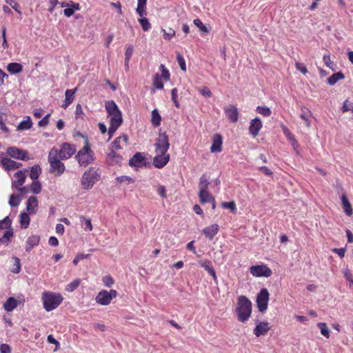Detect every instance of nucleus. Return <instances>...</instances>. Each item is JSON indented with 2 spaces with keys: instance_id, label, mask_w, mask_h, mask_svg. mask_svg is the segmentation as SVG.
<instances>
[{
  "instance_id": "obj_1",
  "label": "nucleus",
  "mask_w": 353,
  "mask_h": 353,
  "mask_svg": "<svg viewBox=\"0 0 353 353\" xmlns=\"http://www.w3.org/2000/svg\"><path fill=\"white\" fill-rule=\"evenodd\" d=\"M156 156L153 159V165L157 168H163L170 160L168 150L170 148L168 137L165 133H159L154 143Z\"/></svg>"
},
{
  "instance_id": "obj_2",
  "label": "nucleus",
  "mask_w": 353,
  "mask_h": 353,
  "mask_svg": "<svg viewBox=\"0 0 353 353\" xmlns=\"http://www.w3.org/2000/svg\"><path fill=\"white\" fill-rule=\"evenodd\" d=\"M252 309V302L245 296H239L236 307L238 321L242 323L247 321L251 316Z\"/></svg>"
},
{
  "instance_id": "obj_3",
  "label": "nucleus",
  "mask_w": 353,
  "mask_h": 353,
  "mask_svg": "<svg viewBox=\"0 0 353 353\" xmlns=\"http://www.w3.org/2000/svg\"><path fill=\"white\" fill-rule=\"evenodd\" d=\"M58 149L53 147L49 152L48 161L50 164L49 172L55 176L62 175L65 170V165L61 161V159L58 157Z\"/></svg>"
},
{
  "instance_id": "obj_4",
  "label": "nucleus",
  "mask_w": 353,
  "mask_h": 353,
  "mask_svg": "<svg viewBox=\"0 0 353 353\" xmlns=\"http://www.w3.org/2000/svg\"><path fill=\"white\" fill-rule=\"evenodd\" d=\"M44 309L50 312L56 309L63 301V296L59 293L46 291L41 297Z\"/></svg>"
},
{
  "instance_id": "obj_5",
  "label": "nucleus",
  "mask_w": 353,
  "mask_h": 353,
  "mask_svg": "<svg viewBox=\"0 0 353 353\" xmlns=\"http://www.w3.org/2000/svg\"><path fill=\"white\" fill-rule=\"evenodd\" d=\"M100 174L94 168H90L82 175L81 183L83 189L90 190L99 180Z\"/></svg>"
},
{
  "instance_id": "obj_6",
  "label": "nucleus",
  "mask_w": 353,
  "mask_h": 353,
  "mask_svg": "<svg viewBox=\"0 0 353 353\" xmlns=\"http://www.w3.org/2000/svg\"><path fill=\"white\" fill-rule=\"evenodd\" d=\"M80 166L85 167L94 161L93 152L90 148L88 139L85 138V145L75 156Z\"/></svg>"
},
{
  "instance_id": "obj_7",
  "label": "nucleus",
  "mask_w": 353,
  "mask_h": 353,
  "mask_svg": "<svg viewBox=\"0 0 353 353\" xmlns=\"http://www.w3.org/2000/svg\"><path fill=\"white\" fill-rule=\"evenodd\" d=\"M118 293L115 290H101L96 296L95 301L100 305H108L112 299L117 297Z\"/></svg>"
},
{
  "instance_id": "obj_8",
  "label": "nucleus",
  "mask_w": 353,
  "mask_h": 353,
  "mask_svg": "<svg viewBox=\"0 0 353 353\" xmlns=\"http://www.w3.org/2000/svg\"><path fill=\"white\" fill-rule=\"evenodd\" d=\"M270 294L266 288L260 290L256 296V305L260 312H265L267 310Z\"/></svg>"
},
{
  "instance_id": "obj_9",
  "label": "nucleus",
  "mask_w": 353,
  "mask_h": 353,
  "mask_svg": "<svg viewBox=\"0 0 353 353\" xmlns=\"http://www.w3.org/2000/svg\"><path fill=\"white\" fill-rule=\"evenodd\" d=\"M76 151L77 148L75 145L64 143L61 145L60 149L58 150V157L61 160H67L74 154Z\"/></svg>"
},
{
  "instance_id": "obj_10",
  "label": "nucleus",
  "mask_w": 353,
  "mask_h": 353,
  "mask_svg": "<svg viewBox=\"0 0 353 353\" xmlns=\"http://www.w3.org/2000/svg\"><path fill=\"white\" fill-rule=\"evenodd\" d=\"M110 125L108 129L109 139L113 136L118 128L121 125L123 119L121 112L108 116Z\"/></svg>"
},
{
  "instance_id": "obj_11",
  "label": "nucleus",
  "mask_w": 353,
  "mask_h": 353,
  "mask_svg": "<svg viewBox=\"0 0 353 353\" xmlns=\"http://www.w3.org/2000/svg\"><path fill=\"white\" fill-rule=\"evenodd\" d=\"M250 272L255 277H269L272 274V270L266 265H252L250 268Z\"/></svg>"
},
{
  "instance_id": "obj_12",
  "label": "nucleus",
  "mask_w": 353,
  "mask_h": 353,
  "mask_svg": "<svg viewBox=\"0 0 353 353\" xmlns=\"http://www.w3.org/2000/svg\"><path fill=\"white\" fill-rule=\"evenodd\" d=\"M6 153L10 157L22 161H28L30 159L28 157V152L26 150L18 148L17 147H8L6 150Z\"/></svg>"
},
{
  "instance_id": "obj_13",
  "label": "nucleus",
  "mask_w": 353,
  "mask_h": 353,
  "mask_svg": "<svg viewBox=\"0 0 353 353\" xmlns=\"http://www.w3.org/2000/svg\"><path fill=\"white\" fill-rule=\"evenodd\" d=\"M0 165L7 172L17 170L22 166L21 163L12 160L8 157H2L0 159Z\"/></svg>"
},
{
  "instance_id": "obj_14",
  "label": "nucleus",
  "mask_w": 353,
  "mask_h": 353,
  "mask_svg": "<svg viewBox=\"0 0 353 353\" xmlns=\"http://www.w3.org/2000/svg\"><path fill=\"white\" fill-rule=\"evenodd\" d=\"M28 170H19L14 174V179L12 181V188H21L26 181Z\"/></svg>"
},
{
  "instance_id": "obj_15",
  "label": "nucleus",
  "mask_w": 353,
  "mask_h": 353,
  "mask_svg": "<svg viewBox=\"0 0 353 353\" xmlns=\"http://www.w3.org/2000/svg\"><path fill=\"white\" fill-rule=\"evenodd\" d=\"M199 198L201 203H212V209L215 208V200L208 190H199Z\"/></svg>"
},
{
  "instance_id": "obj_16",
  "label": "nucleus",
  "mask_w": 353,
  "mask_h": 353,
  "mask_svg": "<svg viewBox=\"0 0 353 353\" xmlns=\"http://www.w3.org/2000/svg\"><path fill=\"white\" fill-rule=\"evenodd\" d=\"M262 122L259 117H256L250 121L249 127L250 133L254 137H256L262 128Z\"/></svg>"
},
{
  "instance_id": "obj_17",
  "label": "nucleus",
  "mask_w": 353,
  "mask_h": 353,
  "mask_svg": "<svg viewBox=\"0 0 353 353\" xmlns=\"http://www.w3.org/2000/svg\"><path fill=\"white\" fill-rule=\"evenodd\" d=\"M223 139L219 134L213 136L212 144L210 147L211 152H220L222 150Z\"/></svg>"
},
{
  "instance_id": "obj_18",
  "label": "nucleus",
  "mask_w": 353,
  "mask_h": 353,
  "mask_svg": "<svg viewBox=\"0 0 353 353\" xmlns=\"http://www.w3.org/2000/svg\"><path fill=\"white\" fill-rule=\"evenodd\" d=\"M225 113L231 122L235 123L239 119V112L237 108L234 105H229L225 108Z\"/></svg>"
},
{
  "instance_id": "obj_19",
  "label": "nucleus",
  "mask_w": 353,
  "mask_h": 353,
  "mask_svg": "<svg viewBox=\"0 0 353 353\" xmlns=\"http://www.w3.org/2000/svg\"><path fill=\"white\" fill-rule=\"evenodd\" d=\"M270 330L269 323L267 321L259 322L256 327L254 329V334L256 336H260L266 334Z\"/></svg>"
},
{
  "instance_id": "obj_20",
  "label": "nucleus",
  "mask_w": 353,
  "mask_h": 353,
  "mask_svg": "<svg viewBox=\"0 0 353 353\" xmlns=\"http://www.w3.org/2000/svg\"><path fill=\"white\" fill-rule=\"evenodd\" d=\"M145 164V157L140 152L136 153L129 161V165L134 167H142Z\"/></svg>"
},
{
  "instance_id": "obj_21",
  "label": "nucleus",
  "mask_w": 353,
  "mask_h": 353,
  "mask_svg": "<svg viewBox=\"0 0 353 353\" xmlns=\"http://www.w3.org/2000/svg\"><path fill=\"white\" fill-rule=\"evenodd\" d=\"M21 302L14 297H9L3 304V309L8 312H10L13 311Z\"/></svg>"
},
{
  "instance_id": "obj_22",
  "label": "nucleus",
  "mask_w": 353,
  "mask_h": 353,
  "mask_svg": "<svg viewBox=\"0 0 353 353\" xmlns=\"http://www.w3.org/2000/svg\"><path fill=\"white\" fill-rule=\"evenodd\" d=\"M219 230V226L217 224H212L208 227L205 228L202 232L207 238L212 240L214 236L217 234Z\"/></svg>"
},
{
  "instance_id": "obj_23",
  "label": "nucleus",
  "mask_w": 353,
  "mask_h": 353,
  "mask_svg": "<svg viewBox=\"0 0 353 353\" xmlns=\"http://www.w3.org/2000/svg\"><path fill=\"white\" fill-rule=\"evenodd\" d=\"M38 201L35 196H30L26 202V210L30 214H35L37 211Z\"/></svg>"
},
{
  "instance_id": "obj_24",
  "label": "nucleus",
  "mask_w": 353,
  "mask_h": 353,
  "mask_svg": "<svg viewBox=\"0 0 353 353\" xmlns=\"http://www.w3.org/2000/svg\"><path fill=\"white\" fill-rule=\"evenodd\" d=\"M40 241V236L39 235H31L27 239L26 241V252H30L34 247L37 246Z\"/></svg>"
},
{
  "instance_id": "obj_25",
  "label": "nucleus",
  "mask_w": 353,
  "mask_h": 353,
  "mask_svg": "<svg viewBox=\"0 0 353 353\" xmlns=\"http://www.w3.org/2000/svg\"><path fill=\"white\" fill-rule=\"evenodd\" d=\"M122 159V157L116 153L113 150H112L107 155V161L110 165L120 164Z\"/></svg>"
},
{
  "instance_id": "obj_26",
  "label": "nucleus",
  "mask_w": 353,
  "mask_h": 353,
  "mask_svg": "<svg viewBox=\"0 0 353 353\" xmlns=\"http://www.w3.org/2000/svg\"><path fill=\"white\" fill-rule=\"evenodd\" d=\"M6 69L10 74H17L22 72L23 65L19 63L12 62L8 64Z\"/></svg>"
},
{
  "instance_id": "obj_27",
  "label": "nucleus",
  "mask_w": 353,
  "mask_h": 353,
  "mask_svg": "<svg viewBox=\"0 0 353 353\" xmlns=\"http://www.w3.org/2000/svg\"><path fill=\"white\" fill-rule=\"evenodd\" d=\"M301 113L300 114L301 119L305 121V125L307 128L310 127V125H311L310 118L312 117L311 111L305 106L301 107Z\"/></svg>"
},
{
  "instance_id": "obj_28",
  "label": "nucleus",
  "mask_w": 353,
  "mask_h": 353,
  "mask_svg": "<svg viewBox=\"0 0 353 353\" xmlns=\"http://www.w3.org/2000/svg\"><path fill=\"white\" fill-rule=\"evenodd\" d=\"M128 137L126 134H123L115 139L114 141L112 143V147L116 150H120L122 148L121 145V143H124V145L128 144Z\"/></svg>"
},
{
  "instance_id": "obj_29",
  "label": "nucleus",
  "mask_w": 353,
  "mask_h": 353,
  "mask_svg": "<svg viewBox=\"0 0 353 353\" xmlns=\"http://www.w3.org/2000/svg\"><path fill=\"white\" fill-rule=\"evenodd\" d=\"M32 127V122L30 117H26L25 119L21 121L17 127L18 131L27 130Z\"/></svg>"
},
{
  "instance_id": "obj_30",
  "label": "nucleus",
  "mask_w": 353,
  "mask_h": 353,
  "mask_svg": "<svg viewBox=\"0 0 353 353\" xmlns=\"http://www.w3.org/2000/svg\"><path fill=\"white\" fill-rule=\"evenodd\" d=\"M341 203L345 213L347 216H351L352 214V208L345 194H343L341 196Z\"/></svg>"
},
{
  "instance_id": "obj_31",
  "label": "nucleus",
  "mask_w": 353,
  "mask_h": 353,
  "mask_svg": "<svg viewBox=\"0 0 353 353\" xmlns=\"http://www.w3.org/2000/svg\"><path fill=\"white\" fill-rule=\"evenodd\" d=\"M13 230L9 229L4 232L3 236L0 238V245H8L13 236Z\"/></svg>"
},
{
  "instance_id": "obj_32",
  "label": "nucleus",
  "mask_w": 353,
  "mask_h": 353,
  "mask_svg": "<svg viewBox=\"0 0 353 353\" xmlns=\"http://www.w3.org/2000/svg\"><path fill=\"white\" fill-rule=\"evenodd\" d=\"M134 52V46L131 44L127 45L125 51V67L126 70L129 68V62Z\"/></svg>"
},
{
  "instance_id": "obj_33",
  "label": "nucleus",
  "mask_w": 353,
  "mask_h": 353,
  "mask_svg": "<svg viewBox=\"0 0 353 353\" xmlns=\"http://www.w3.org/2000/svg\"><path fill=\"white\" fill-rule=\"evenodd\" d=\"M105 106L108 116L120 112L117 104L113 101H107Z\"/></svg>"
},
{
  "instance_id": "obj_34",
  "label": "nucleus",
  "mask_w": 353,
  "mask_h": 353,
  "mask_svg": "<svg viewBox=\"0 0 353 353\" xmlns=\"http://www.w3.org/2000/svg\"><path fill=\"white\" fill-rule=\"evenodd\" d=\"M146 3L147 0H138L136 12L141 17L146 15Z\"/></svg>"
},
{
  "instance_id": "obj_35",
  "label": "nucleus",
  "mask_w": 353,
  "mask_h": 353,
  "mask_svg": "<svg viewBox=\"0 0 353 353\" xmlns=\"http://www.w3.org/2000/svg\"><path fill=\"white\" fill-rule=\"evenodd\" d=\"M80 10L79 4L75 3L71 1V4L68 8L64 9L63 13L66 17H70L72 15H73L75 10Z\"/></svg>"
},
{
  "instance_id": "obj_36",
  "label": "nucleus",
  "mask_w": 353,
  "mask_h": 353,
  "mask_svg": "<svg viewBox=\"0 0 353 353\" xmlns=\"http://www.w3.org/2000/svg\"><path fill=\"white\" fill-rule=\"evenodd\" d=\"M345 78L344 74L341 72L334 73L331 77L327 79V83L330 85H334L339 80H342Z\"/></svg>"
},
{
  "instance_id": "obj_37",
  "label": "nucleus",
  "mask_w": 353,
  "mask_h": 353,
  "mask_svg": "<svg viewBox=\"0 0 353 353\" xmlns=\"http://www.w3.org/2000/svg\"><path fill=\"white\" fill-rule=\"evenodd\" d=\"M163 80V79L160 76L159 74H155L152 79L153 86L158 90L163 89L164 86Z\"/></svg>"
},
{
  "instance_id": "obj_38",
  "label": "nucleus",
  "mask_w": 353,
  "mask_h": 353,
  "mask_svg": "<svg viewBox=\"0 0 353 353\" xmlns=\"http://www.w3.org/2000/svg\"><path fill=\"white\" fill-rule=\"evenodd\" d=\"M79 219L81 224L85 230L91 231L92 230V225L90 219L86 218L83 215L80 216Z\"/></svg>"
},
{
  "instance_id": "obj_39",
  "label": "nucleus",
  "mask_w": 353,
  "mask_h": 353,
  "mask_svg": "<svg viewBox=\"0 0 353 353\" xmlns=\"http://www.w3.org/2000/svg\"><path fill=\"white\" fill-rule=\"evenodd\" d=\"M151 121L152 125L155 127H158L161 125V117L157 109H154L152 111Z\"/></svg>"
},
{
  "instance_id": "obj_40",
  "label": "nucleus",
  "mask_w": 353,
  "mask_h": 353,
  "mask_svg": "<svg viewBox=\"0 0 353 353\" xmlns=\"http://www.w3.org/2000/svg\"><path fill=\"white\" fill-rule=\"evenodd\" d=\"M30 216L26 212H22L20 214V223L21 228L26 229L28 228L30 224Z\"/></svg>"
},
{
  "instance_id": "obj_41",
  "label": "nucleus",
  "mask_w": 353,
  "mask_h": 353,
  "mask_svg": "<svg viewBox=\"0 0 353 353\" xmlns=\"http://www.w3.org/2000/svg\"><path fill=\"white\" fill-rule=\"evenodd\" d=\"M41 173V169L39 165H34L30 169V177L32 180H37Z\"/></svg>"
},
{
  "instance_id": "obj_42",
  "label": "nucleus",
  "mask_w": 353,
  "mask_h": 353,
  "mask_svg": "<svg viewBox=\"0 0 353 353\" xmlns=\"http://www.w3.org/2000/svg\"><path fill=\"white\" fill-rule=\"evenodd\" d=\"M12 260L14 261V264L10 268V270L12 273L18 274L20 272L21 268L20 259L17 256H13Z\"/></svg>"
},
{
  "instance_id": "obj_43",
  "label": "nucleus",
  "mask_w": 353,
  "mask_h": 353,
  "mask_svg": "<svg viewBox=\"0 0 353 353\" xmlns=\"http://www.w3.org/2000/svg\"><path fill=\"white\" fill-rule=\"evenodd\" d=\"M209 184L208 178L205 174H203L199 179V190H208Z\"/></svg>"
},
{
  "instance_id": "obj_44",
  "label": "nucleus",
  "mask_w": 353,
  "mask_h": 353,
  "mask_svg": "<svg viewBox=\"0 0 353 353\" xmlns=\"http://www.w3.org/2000/svg\"><path fill=\"white\" fill-rule=\"evenodd\" d=\"M11 225L12 221L9 216H6L4 219L0 221V230L6 229L7 230L9 229H12Z\"/></svg>"
},
{
  "instance_id": "obj_45",
  "label": "nucleus",
  "mask_w": 353,
  "mask_h": 353,
  "mask_svg": "<svg viewBox=\"0 0 353 353\" xmlns=\"http://www.w3.org/2000/svg\"><path fill=\"white\" fill-rule=\"evenodd\" d=\"M77 90V88H75L74 89L66 90L65 92V99H66V101H68V102L72 103L74 99V94L76 93Z\"/></svg>"
},
{
  "instance_id": "obj_46",
  "label": "nucleus",
  "mask_w": 353,
  "mask_h": 353,
  "mask_svg": "<svg viewBox=\"0 0 353 353\" xmlns=\"http://www.w3.org/2000/svg\"><path fill=\"white\" fill-rule=\"evenodd\" d=\"M21 197L19 195L11 194L9 199V205L11 207L18 206L21 201Z\"/></svg>"
},
{
  "instance_id": "obj_47",
  "label": "nucleus",
  "mask_w": 353,
  "mask_h": 353,
  "mask_svg": "<svg viewBox=\"0 0 353 353\" xmlns=\"http://www.w3.org/2000/svg\"><path fill=\"white\" fill-rule=\"evenodd\" d=\"M159 70L161 72L160 76L163 79V80L165 81H169L170 77V74L169 70L165 66V65L161 64L159 66Z\"/></svg>"
},
{
  "instance_id": "obj_48",
  "label": "nucleus",
  "mask_w": 353,
  "mask_h": 353,
  "mask_svg": "<svg viewBox=\"0 0 353 353\" xmlns=\"http://www.w3.org/2000/svg\"><path fill=\"white\" fill-rule=\"evenodd\" d=\"M143 31H148L151 28V24L145 17H141L138 19Z\"/></svg>"
},
{
  "instance_id": "obj_49",
  "label": "nucleus",
  "mask_w": 353,
  "mask_h": 353,
  "mask_svg": "<svg viewBox=\"0 0 353 353\" xmlns=\"http://www.w3.org/2000/svg\"><path fill=\"white\" fill-rule=\"evenodd\" d=\"M30 190L34 194H39L41 191V184L38 180H33L30 185Z\"/></svg>"
},
{
  "instance_id": "obj_50",
  "label": "nucleus",
  "mask_w": 353,
  "mask_h": 353,
  "mask_svg": "<svg viewBox=\"0 0 353 353\" xmlns=\"http://www.w3.org/2000/svg\"><path fill=\"white\" fill-rule=\"evenodd\" d=\"M80 285V280L75 279L73 281L70 282L65 286V290L71 292L76 290L79 285Z\"/></svg>"
},
{
  "instance_id": "obj_51",
  "label": "nucleus",
  "mask_w": 353,
  "mask_h": 353,
  "mask_svg": "<svg viewBox=\"0 0 353 353\" xmlns=\"http://www.w3.org/2000/svg\"><path fill=\"white\" fill-rule=\"evenodd\" d=\"M194 24L199 29V30L203 33L209 32L208 28L199 19H196L193 21Z\"/></svg>"
},
{
  "instance_id": "obj_52",
  "label": "nucleus",
  "mask_w": 353,
  "mask_h": 353,
  "mask_svg": "<svg viewBox=\"0 0 353 353\" xmlns=\"http://www.w3.org/2000/svg\"><path fill=\"white\" fill-rule=\"evenodd\" d=\"M317 326L320 328L321 333L322 335H323L326 338H329L330 337V330L327 328V325H326L325 323H319L317 324Z\"/></svg>"
},
{
  "instance_id": "obj_53",
  "label": "nucleus",
  "mask_w": 353,
  "mask_h": 353,
  "mask_svg": "<svg viewBox=\"0 0 353 353\" xmlns=\"http://www.w3.org/2000/svg\"><path fill=\"white\" fill-rule=\"evenodd\" d=\"M256 111L264 117H269L272 113L271 110L266 106H258Z\"/></svg>"
},
{
  "instance_id": "obj_54",
  "label": "nucleus",
  "mask_w": 353,
  "mask_h": 353,
  "mask_svg": "<svg viewBox=\"0 0 353 353\" xmlns=\"http://www.w3.org/2000/svg\"><path fill=\"white\" fill-rule=\"evenodd\" d=\"M162 32H163L164 39L167 40H170L175 36V30L172 28H169L168 31L165 29H162Z\"/></svg>"
},
{
  "instance_id": "obj_55",
  "label": "nucleus",
  "mask_w": 353,
  "mask_h": 353,
  "mask_svg": "<svg viewBox=\"0 0 353 353\" xmlns=\"http://www.w3.org/2000/svg\"><path fill=\"white\" fill-rule=\"evenodd\" d=\"M176 60L181 70L185 71L186 65L184 57L181 54H178L176 55Z\"/></svg>"
},
{
  "instance_id": "obj_56",
  "label": "nucleus",
  "mask_w": 353,
  "mask_h": 353,
  "mask_svg": "<svg viewBox=\"0 0 353 353\" xmlns=\"http://www.w3.org/2000/svg\"><path fill=\"white\" fill-rule=\"evenodd\" d=\"M221 206L225 209H230L232 212H235L236 210V203L234 201L223 202Z\"/></svg>"
},
{
  "instance_id": "obj_57",
  "label": "nucleus",
  "mask_w": 353,
  "mask_h": 353,
  "mask_svg": "<svg viewBox=\"0 0 353 353\" xmlns=\"http://www.w3.org/2000/svg\"><path fill=\"white\" fill-rule=\"evenodd\" d=\"M102 281L103 283V285L108 288H110L114 283V280L110 275L103 276L102 279Z\"/></svg>"
},
{
  "instance_id": "obj_58",
  "label": "nucleus",
  "mask_w": 353,
  "mask_h": 353,
  "mask_svg": "<svg viewBox=\"0 0 353 353\" xmlns=\"http://www.w3.org/2000/svg\"><path fill=\"white\" fill-rule=\"evenodd\" d=\"M344 277L346 279V280L349 282L350 286H353V276L350 273V270L348 269H345L343 271Z\"/></svg>"
},
{
  "instance_id": "obj_59",
  "label": "nucleus",
  "mask_w": 353,
  "mask_h": 353,
  "mask_svg": "<svg viewBox=\"0 0 353 353\" xmlns=\"http://www.w3.org/2000/svg\"><path fill=\"white\" fill-rule=\"evenodd\" d=\"M117 181L119 183H127L129 184L132 182H133V180L128 176H121L117 178Z\"/></svg>"
},
{
  "instance_id": "obj_60",
  "label": "nucleus",
  "mask_w": 353,
  "mask_h": 353,
  "mask_svg": "<svg viewBox=\"0 0 353 353\" xmlns=\"http://www.w3.org/2000/svg\"><path fill=\"white\" fill-rule=\"evenodd\" d=\"M295 67H296V69L297 70L300 71L302 74H305L306 73H307V69L303 63H299V62H296Z\"/></svg>"
},
{
  "instance_id": "obj_61",
  "label": "nucleus",
  "mask_w": 353,
  "mask_h": 353,
  "mask_svg": "<svg viewBox=\"0 0 353 353\" xmlns=\"http://www.w3.org/2000/svg\"><path fill=\"white\" fill-rule=\"evenodd\" d=\"M6 3L9 4L15 11L18 13H21V10H19V6L17 2V0H6Z\"/></svg>"
},
{
  "instance_id": "obj_62",
  "label": "nucleus",
  "mask_w": 353,
  "mask_h": 353,
  "mask_svg": "<svg viewBox=\"0 0 353 353\" xmlns=\"http://www.w3.org/2000/svg\"><path fill=\"white\" fill-rule=\"evenodd\" d=\"M323 59V62H324V63L325 64L326 66H327V67L332 68V70H334V68L332 67L334 65V63L331 61L330 55V54H324Z\"/></svg>"
},
{
  "instance_id": "obj_63",
  "label": "nucleus",
  "mask_w": 353,
  "mask_h": 353,
  "mask_svg": "<svg viewBox=\"0 0 353 353\" xmlns=\"http://www.w3.org/2000/svg\"><path fill=\"white\" fill-rule=\"evenodd\" d=\"M353 109V103L349 102L347 100H345L343 102V106H342V111L343 112H347L349 110H351Z\"/></svg>"
},
{
  "instance_id": "obj_64",
  "label": "nucleus",
  "mask_w": 353,
  "mask_h": 353,
  "mask_svg": "<svg viewBox=\"0 0 353 353\" xmlns=\"http://www.w3.org/2000/svg\"><path fill=\"white\" fill-rule=\"evenodd\" d=\"M0 353H11L10 346L6 343L1 344Z\"/></svg>"
}]
</instances>
